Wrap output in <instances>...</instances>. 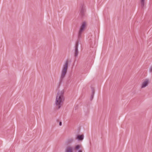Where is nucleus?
I'll return each instance as SVG.
<instances>
[{"mask_svg": "<svg viewBox=\"0 0 152 152\" xmlns=\"http://www.w3.org/2000/svg\"><path fill=\"white\" fill-rule=\"evenodd\" d=\"M149 83V80L148 79H145L143 80V81L142 83L141 88H143L146 87Z\"/></svg>", "mask_w": 152, "mask_h": 152, "instance_id": "6", "label": "nucleus"}, {"mask_svg": "<svg viewBox=\"0 0 152 152\" xmlns=\"http://www.w3.org/2000/svg\"><path fill=\"white\" fill-rule=\"evenodd\" d=\"M81 146V145H77L75 147V150H78Z\"/></svg>", "mask_w": 152, "mask_h": 152, "instance_id": "10", "label": "nucleus"}, {"mask_svg": "<svg viewBox=\"0 0 152 152\" xmlns=\"http://www.w3.org/2000/svg\"><path fill=\"white\" fill-rule=\"evenodd\" d=\"M86 26V22L84 21L83 22L80 27V30L78 33V39H80L81 37L82 32Z\"/></svg>", "mask_w": 152, "mask_h": 152, "instance_id": "4", "label": "nucleus"}, {"mask_svg": "<svg viewBox=\"0 0 152 152\" xmlns=\"http://www.w3.org/2000/svg\"><path fill=\"white\" fill-rule=\"evenodd\" d=\"M84 139L83 134H77L76 135V139L78 141H82Z\"/></svg>", "mask_w": 152, "mask_h": 152, "instance_id": "7", "label": "nucleus"}, {"mask_svg": "<svg viewBox=\"0 0 152 152\" xmlns=\"http://www.w3.org/2000/svg\"><path fill=\"white\" fill-rule=\"evenodd\" d=\"M93 97H94L93 95H91V98H90V100H92L93 99Z\"/></svg>", "mask_w": 152, "mask_h": 152, "instance_id": "13", "label": "nucleus"}, {"mask_svg": "<svg viewBox=\"0 0 152 152\" xmlns=\"http://www.w3.org/2000/svg\"><path fill=\"white\" fill-rule=\"evenodd\" d=\"M80 15L82 18H84L86 16L85 7L83 5H81L80 9Z\"/></svg>", "mask_w": 152, "mask_h": 152, "instance_id": "3", "label": "nucleus"}, {"mask_svg": "<svg viewBox=\"0 0 152 152\" xmlns=\"http://www.w3.org/2000/svg\"><path fill=\"white\" fill-rule=\"evenodd\" d=\"M78 152H82V151L81 150L78 149Z\"/></svg>", "mask_w": 152, "mask_h": 152, "instance_id": "15", "label": "nucleus"}, {"mask_svg": "<svg viewBox=\"0 0 152 152\" xmlns=\"http://www.w3.org/2000/svg\"><path fill=\"white\" fill-rule=\"evenodd\" d=\"M70 140L71 141H73V140L72 139H71Z\"/></svg>", "mask_w": 152, "mask_h": 152, "instance_id": "16", "label": "nucleus"}, {"mask_svg": "<svg viewBox=\"0 0 152 152\" xmlns=\"http://www.w3.org/2000/svg\"><path fill=\"white\" fill-rule=\"evenodd\" d=\"M68 61L67 60L66 61L65 64L64 65L63 69L62 70L61 73L60 81L59 82V84H61L64 78L65 77L66 75L67 72V70L68 67Z\"/></svg>", "mask_w": 152, "mask_h": 152, "instance_id": "2", "label": "nucleus"}, {"mask_svg": "<svg viewBox=\"0 0 152 152\" xmlns=\"http://www.w3.org/2000/svg\"><path fill=\"white\" fill-rule=\"evenodd\" d=\"M65 152H73L72 148L70 146L67 147L65 150Z\"/></svg>", "mask_w": 152, "mask_h": 152, "instance_id": "9", "label": "nucleus"}, {"mask_svg": "<svg viewBox=\"0 0 152 152\" xmlns=\"http://www.w3.org/2000/svg\"><path fill=\"white\" fill-rule=\"evenodd\" d=\"M59 125L61 126L62 125V122L61 121H60L59 122Z\"/></svg>", "mask_w": 152, "mask_h": 152, "instance_id": "14", "label": "nucleus"}, {"mask_svg": "<svg viewBox=\"0 0 152 152\" xmlns=\"http://www.w3.org/2000/svg\"><path fill=\"white\" fill-rule=\"evenodd\" d=\"M78 41H77L75 43V52L74 55V56L75 57H77V56L79 53L78 50Z\"/></svg>", "mask_w": 152, "mask_h": 152, "instance_id": "5", "label": "nucleus"}, {"mask_svg": "<svg viewBox=\"0 0 152 152\" xmlns=\"http://www.w3.org/2000/svg\"><path fill=\"white\" fill-rule=\"evenodd\" d=\"M149 71L150 72H152V66L150 67V69H149Z\"/></svg>", "mask_w": 152, "mask_h": 152, "instance_id": "12", "label": "nucleus"}, {"mask_svg": "<svg viewBox=\"0 0 152 152\" xmlns=\"http://www.w3.org/2000/svg\"><path fill=\"white\" fill-rule=\"evenodd\" d=\"M64 91L63 90L58 91L56 96L55 104L56 105H58V109L60 108L61 104L64 100Z\"/></svg>", "mask_w": 152, "mask_h": 152, "instance_id": "1", "label": "nucleus"}, {"mask_svg": "<svg viewBox=\"0 0 152 152\" xmlns=\"http://www.w3.org/2000/svg\"><path fill=\"white\" fill-rule=\"evenodd\" d=\"M145 0H140V3L141 7L142 9H144L145 6Z\"/></svg>", "mask_w": 152, "mask_h": 152, "instance_id": "8", "label": "nucleus"}, {"mask_svg": "<svg viewBox=\"0 0 152 152\" xmlns=\"http://www.w3.org/2000/svg\"><path fill=\"white\" fill-rule=\"evenodd\" d=\"M91 91H92V95H94V94L95 93V91H94V89L93 88H91Z\"/></svg>", "mask_w": 152, "mask_h": 152, "instance_id": "11", "label": "nucleus"}]
</instances>
